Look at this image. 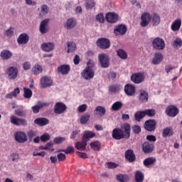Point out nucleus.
I'll list each match as a JSON object with an SVG mask.
<instances>
[{
	"mask_svg": "<svg viewBox=\"0 0 182 182\" xmlns=\"http://www.w3.org/2000/svg\"><path fill=\"white\" fill-rule=\"evenodd\" d=\"M152 46L156 50H163L166 48V43L163 38L157 37L153 40Z\"/></svg>",
	"mask_w": 182,
	"mask_h": 182,
	"instance_id": "obj_4",
	"label": "nucleus"
},
{
	"mask_svg": "<svg viewBox=\"0 0 182 182\" xmlns=\"http://www.w3.org/2000/svg\"><path fill=\"white\" fill-rule=\"evenodd\" d=\"M107 168L113 169L119 167V165L116 163L108 162L107 163Z\"/></svg>",
	"mask_w": 182,
	"mask_h": 182,
	"instance_id": "obj_57",
	"label": "nucleus"
},
{
	"mask_svg": "<svg viewBox=\"0 0 182 182\" xmlns=\"http://www.w3.org/2000/svg\"><path fill=\"white\" fill-rule=\"evenodd\" d=\"M68 109V107L63 102H56L54 106V113L55 114H62V113H65Z\"/></svg>",
	"mask_w": 182,
	"mask_h": 182,
	"instance_id": "obj_10",
	"label": "nucleus"
},
{
	"mask_svg": "<svg viewBox=\"0 0 182 182\" xmlns=\"http://www.w3.org/2000/svg\"><path fill=\"white\" fill-rule=\"evenodd\" d=\"M23 96L25 97V99H31V97H32V90H31V89L29 88H26V87H23Z\"/></svg>",
	"mask_w": 182,
	"mask_h": 182,
	"instance_id": "obj_46",
	"label": "nucleus"
},
{
	"mask_svg": "<svg viewBox=\"0 0 182 182\" xmlns=\"http://www.w3.org/2000/svg\"><path fill=\"white\" fill-rule=\"evenodd\" d=\"M57 160L58 161H65L66 160V155L63 153H60L57 155Z\"/></svg>",
	"mask_w": 182,
	"mask_h": 182,
	"instance_id": "obj_55",
	"label": "nucleus"
},
{
	"mask_svg": "<svg viewBox=\"0 0 182 182\" xmlns=\"http://www.w3.org/2000/svg\"><path fill=\"white\" fill-rule=\"evenodd\" d=\"M125 159L129 163H134L136 161V154H134V151L132 149H128L125 151Z\"/></svg>",
	"mask_w": 182,
	"mask_h": 182,
	"instance_id": "obj_21",
	"label": "nucleus"
},
{
	"mask_svg": "<svg viewBox=\"0 0 182 182\" xmlns=\"http://www.w3.org/2000/svg\"><path fill=\"white\" fill-rule=\"evenodd\" d=\"M77 22L75 18H68L64 25L65 29H73L76 26Z\"/></svg>",
	"mask_w": 182,
	"mask_h": 182,
	"instance_id": "obj_25",
	"label": "nucleus"
},
{
	"mask_svg": "<svg viewBox=\"0 0 182 182\" xmlns=\"http://www.w3.org/2000/svg\"><path fill=\"white\" fill-rule=\"evenodd\" d=\"M157 122L154 119H148L145 122L144 127L147 132H154Z\"/></svg>",
	"mask_w": 182,
	"mask_h": 182,
	"instance_id": "obj_11",
	"label": "nucleus"
},
{
	"mask_svg": "<svg viewBox=\"0 0 182 182\" xmlns=\"http://www.w3.org/2000/svg\"><path fill=\"white\" fill-rule=\"evenodd\" d=\"M27 134H28V136L29 137V139H33V137H36V132H35L33 130H31V131L28 132Z\"/></svg>",
	"mask_w": 182,
	"mask_h": 182,
	"instance_id": "obj_61",
	"label": "nucleus"
},
{
	"mask_svg": "<svg viewBox=\"0 0 182 182\" xmlns=\"http://www.w3.org/2000/svg\"><path fill=\"white\" fill-rule=\"evenodd\" d=\"M41 49L44 52H52L55 49V44L53 43H44L41 45Z\"/></svg>",
	"mask_w": 182,
	"mask_h": 182,
	"instance_id": "obj_24",
	"label": "nucleus"
},
{
	"mask_svg": "<svg viewBox=\"0 0 182 182\" xmlns=\"http://www.w3.org/2000/svg\"><path fill=\"white\" fill-rule=\"evenodd\" d=\"M12 161H18L19 160V154L16 153H13L10 155Z\"/></svg>",
	"mask_w": 182,
	"mask_h": 182,
	"instance_id": "obj_59",
	"label": "nucleus"
},
{
	"mask_svg": "<svg viewBox=\"0 0 182 182\" xmlns=\"http://www.w3.org/2000/svg\"><path fill=\"white\" fill-rule=\"evenodd\" d=\"M89 119H90V115L89 114H83L80 117V123H81V124H86V123L89 122Z\"/></svg>",
	"mask_w": 182,
	"mask_h": 182,
	"instance_id": "obj_47",
	"label": "nucleus"
},
{
	"mask_svg": "<svg viewBox=\"0 0 182 182\" xmlns=\"http://www.w3.org/2000/svg\"><path fill=\"white\" fill-rule=\"evenodd\" d=\"M127 32V27L124 24H119L114 29V33L117 36L124 35Z\"/></svg>",
	"mask_w": 182,
	"mask_h": 182,
	"instance_id": "obj_19",
	"label": "nucleus"
},
{
	"mask_svg": "<svg viewBox=\"0 0 182 182\" xmlns=\"http://www.w3.org/2000/svg\"><path fill=\"white\" fill-rule=\"evenodd\" d=\"M14 139L18 143H26L28 141L26 134L21 131L15 133Z\"/></svg>",
	"mask_w": 182,
	"mask_h": 182,
	"instance_id": "obj_9",
	"label": "nucleus"
},
{
	"mask_svg": "<svg viewBox=\"0 0 182 182\" xmlns=\"http://www.w3.org/2000/svg\"><path fill=\"white\" fill-rule=\"evenodd\" d=\"M58 72L61 75H68L70 72V66L69 65H61L58 67Z\"/></svg>",
	"mask_w": 182,
	"mask_h": 182,
	"instance_id": "obj_23",
	"label": "nucleus"
},
{
	"mask_svg": "<svg viewBox=\"0 0 182 182\" xmlns=\"http://www.w3.org/2000/svg\"><path fill=\"white\" fill-rule=\"evenodd\" d=\"M81 76L85 80H90V79H93L95 77V71L90 67H87L84 69L83 72L81 73Z\"/></svg>",
	"mask_w": 182,
	"mask_h": 182,
	"instance_id": "obj_6",
	"label": "nucleus"
},
{
	"mask_svg": "<svg viewBox=\"0 0 182 182\" xmlns=\"http://www.w3.org/2000/svg\"><path fill=\"white\" fill-rule=\"evenodd\" d=\"M166 114L169 117H176V114H178V109L174 105H170L166 109Z\"/></svg>",
	"mask_w": 182,
	"mask_h": 182,
	"instance_id": "obj_16",
	"label": "nucleus"
},
{
	"mask_svg": "<svg viewBox=\"0 0 182 182\" xmlns=\"http://www.w3.org/2000/svg\"><path fill=\"white\" fill-rule=\"evenodd\" d=\"M67 47H68V53H73L76 49H77V47L76 46V43L73 41H68L67 43Z\"/></svg>",
	"mask_w": 182,
	"mask_h": 182,
	"instance_id": "obj_32",
	"label": "nucleus"
},
{
	"mask_svg": "<svg viewBox=\"0 0 182 182\" xmlns=\"http://www.w3.org/2000/svg\"><path fill=\"white\" fill-rule=\"evenodd\" d=\"M96 19H97V21H98V22L103 23L105 22V16H103L102 14H100L97 15Z\"/></svg>",
	"mask_w": 182,
	"mask_h": 182,
	"instance_id": "obj_60",
	"label": "nucleus"
},
{
	"mask_svg": "<svg viewBox=\"0 0 182 182\" xmlns=\"http://www.w3.org/2000/svg\"><path fill=\"white\" fill-rule=\"evenodd\" d=\"M135 181L136 182H143L144 181V174L140 171H136L135 172Z\"/></svg>",
	"mask_w": 182,
	"mask_h": 182,
	"instance_id": "obj_38",
	"label": "nucleus"
},
{
	"mask_svg": "<svg viewBox=\"0 0 182 182\" xmlns=\"http://www.w3.org/2000/svg\"><path fill=\"white\" fill-rule=\"evenodd\" d=\"M124 130V132L123 130ZM122 129L120 128H115L112 131V137L115 140H122V139H129L130 137V124L128 123L124 124Z\"/></svg>",
	"mask_w": 182,
	"mask_h": 182,
	"instance_id": "obj_1",
	"label": "nucleus"
},
{
	"mask_svg": "<svg viewBox=\"0 0 182 182\" xmlns=\"http://www.w3.org/2000/svg\"><path fill=\"white\" fill-rule=\"evenodd\" d=\"M151 21H152L154 26H157L160 24V15L157 13H153L151 16Z\"/></svg>",
	"mask_w": 182,
	"mask_h": 182,
	"instance_id": "obj_31",
	"label": "nucleus"
},
{
	"mask_svg": "<svg viewBox=\"0 0 182 182\" xmlns=\"http://www.w3.org/2000/svg\"><path fill=\"white\" fill-rule=\"evenodd\" d=\"M95 112V114H99V116H105V114H106V109L102 106H97Z\"/></svg>",
	"mask_w": 182,
	"mask_h": 182,
	"instance_id": "obj_40",
	"label": "nucleus"
},
{
	"mask_svg": "<svg viewBox=\"0 0 182 182\" xmlns=\"http://www.w3.org/2000/svg\"><path fill=\"white\" fill-rule=\"evenodd\" d=\"M173 134H174V132H173V129L170 127H166L164 129L162 132V137H164L165 139L166 137H171Z\"/></svg>",
	"mask_w": 182,
	"mask_h": 182,
	"instance_id": "obj_36",
	"label": "nucleus"
},
{
	"mask_svg": "<svg viewBox=\"0 0 182 182\" xmlns=\"http://www.w3.org/2000/svg\"><path fill=\"white\" fill-rule=\"evenodd\" d=\"M76 154L80 157V159H87V154L86 153L77 151Z\"/></svg>",
	"mask_w": 182,
	"mask_h": 182,
	"instance_id": "obj_63",
	"label": "nucleus"
},
{
	"mask_svg": "<svg viewBox=\"0 0 182 182\" xmlns=\"http://www.w3.org/2000/svg\"><path fill=\"white\" fill-rule=\"evenodd\" d=\"M29 42V35L26 33H21L17 38L18 45H26Z\"/></svg>",
	"mask_w": 182,
	"mask_h": 182,
	"instance_id": "obj_20",
	"label": "nucleus"
},
{
	"mask_svg": "<svg viewBox=\"0 0 182 182\" xmlns=\"http://www.w3.org/2000/svg\"><path fill=\"white\" fill-rule=\"evenodd\" d=\"M19 93H21V90H19V87H16V89H14V91H12L10 93H8L6 95V99H12V97H16V96H18Z\"/></svg>",
	"mask_w": 182,
	"mask_h": 182,
	"instance_id": "obj_37",
	"label": "nucleus"
},
{
	"mask_svg": "<svg viewBox=\"0 0 182 182\" xmlns=\"http://www.w3.org/2000/svg\"><path fill=\"white\" fill-rule=\"evenodd\" d=\"M119 90H120V87L117 85L109 86V92H112V93H116L117 92H119Z\"/></svg>",
	"mask_w": 182,
	"mask_h": 182,
	"instance_id": "obj_52",
	"label": "nucleus"
},
{
	"mask_svg": "<svg viewBox=\"0 0 182 182\" xmlns=\"http://www.w3.org/2000/svg\"><path fill=\"white\" fill-rule=\"evenodd\" d=\"M23 68L24 70H29L31 69V63L26 62L23 64Z\"/></svg>",
	"mask_w": 182,
	"mask_h": 182,
	"instance_id": "obj_62",
	"label": "nucleus"
},
{
	"mask_svg": "<svg viewBox=\"0 0 182 182\" xmlns=\"http://www.w3.org/2000/svg\"><path fill=\"white\" fill-rule=\"evenodd\" d=\"M145 117L146 115L144 111H139L134 114V117L136 122H140V120H141V119H143Z\"/></svg>",
	"mask_w": 182,
	"mask_h": 182,
	"instance_id": "obj_42",
	"label": "nucleus"
},
{
	"mask_svg": "<svg viewBox=\"0 0 182 182\" xmlns=\"http://www.w3.org/2000/svg\"><path fill=\"white\" fill-rule=\"evenodd\" d=\"M93 137H96V133L92 131H85L82 139L87 142L89 140H90V139H93Z\"/></svg>",
	"mask_w": 182,
	"mask_h": 182,
	"instance_id": "obj_27",
	"label": "nucleus"
},
{
	"mask_svg": "<svg viewBox=\"0 0 182 182\" xmlns=\"http://www.w3.org/2000/svg\"><path fill=\"white\" fill-rule=\"evenodd\" d=\"M117 54L121 59H127V53L123 49H119Z\"/></svg>",
	"mask_w": 182,
	"mask_h": 182,
	"instance_id": "obj_45",
	"label": "nucleus"
},
{
	"mask_svg": "<svg viewBox=\"0 0 182 182\" xmlns=\"http://www.w3.org/2000/svg\"><path fill=\"white\" fill-rule=\"evenodd\" d=\"M105 18L109 23H116L119 21V16L116 13H108L106 14Z\"/></svg>",
	"mask_w": 182,
	"mask_h": 182,
	"instance_id": "obj_22",
	"label": "nucleus"
},
{
	"mask_svg": "<svg viewBox=\"0 0 182 182\" xmlns=\"http://www.w3.org/2000/svg\"><path fill=\"white\" fill-rule=\"evenodd\" d=\"M6 36H9V37L12 36V35H14V28H10L7 29L6 31Z\"/></svg>",
	"mask_w": 182,
	"mask_h": 182,
	"instance_id": "obj_64",
	"label": "nucleus"
},
{
	"mask_svg": "<svg viewBox=\"0 0 182 182\" xmlns=\"http://www.w3.org/2000/svg\"><path fill=\"white\" fill-rule=\"evenodd\" d=\"M163 60V54L161 53H156L154 54V56L152 59L153 65H160Z\"/></svg>",
	"mask_w": 182,
	"mask_h": 182,
	"instance_id": "obj_28",
	"label": "nucleus"
},
{
	"mask_svg": "<svg viewBox=\"0 0 182 182\" xmlns=\"http://www.w3.org/2000/svg\"><path fill=\"white\" fill-rule=\"evenodd\" d=\"M181 26V20L178 19V20H176L171 24V29L172 31H179Z\"/></svg>",
	"mask_w": 182,
	"mask_h": 182,
	"instance_id": "obj_39",
	"label": "nucleus"
},
{
	"mask_svg": "<svg viewBox=\"0 0 182 182\" xmlns=\"http://www.w3.org/2000/svg\"><path fill=\"white\" fill-rule=\"evenodd\" d=\"M122 107H123V103H122V102H120V101H117V102H114L112 106V109L114 112H117V111L120 110L122 109Z\"/></svg>",
	"mask_w": 182,
	"mask_h": 182,
	"instance_id": "obj_41",
	"label": "nucleus"
},
{
	"mask_svg": "<svg viewBox=\"0 0 182 182\" xmlns=\"http://www.w3.org/2000/svg\"><path fill=\"white\" fill-rule=\"evenodd\" d=\"M48 23L49 18H46L41 22L39 31L42 35H45V33H48V32H49V28H48Z\"/></svg>",
	"mask_w": 182,
	"mask_h": 182,
	"instance_id": "obj_15",
	"label": "nucleus"
},
{
	"mask_svg": "<svg viewBox=\"0 0 182 182\" xmlns=\"http://www.w3.org/2000/svg\"><path fill=\"white\" fill-rule=\"evenodd\" d=\"M90 147L94 151H100V149H102V143L99 141H95L90 144Z\"/></svg>",
	"mask_w": 182,
	"mask_h": 182,
	"instance_id": "obj_29",
	"label": "nucleus"
},
{
	"mask_svg": "<svg viewBox=\"0 0 182 182\" xmlns=\"http://www.w3.org/2000/svg\"><path fill=\"white\" fill-rule=\"evenodd\" d=\"M117 180L120 182H127L129 176L127 175L119 174L117 175Z\"/></svg>",
	"mask_w": 182,
	"mask_h": 182,
	"instance_id": "obj_49",
	"label": "nucleus"
},
{
	"mask_svg": "<svg viewBox=\"0 0 182 182\" xmlns=\"http://www.w3.org/2000/svg\"><path fill=\"white\" fill-rule=\"evenodd\" d=\"M14 114H16V116H18V117H26V111L23 110L22 109H15Z\"/></svg>",
	"mask_w": 182,
	"mask_h": 182,
	"instance_id": "obj_43",
	"label": "nucleus"
},
{
	"mask_svg": "<svg viewBox=\"0 0 182 182\" xmlns=\"http://www.w3.org/2000/svg\"><path fill=\"white\" fill-rule=\"evenodd\" d=\"M0 56L3 60H8L12 57V53L9 50H4L1 52Z\"/></svg>",
	"mask_w": 182,
	"mask_h": 182,
	"instance_id": "obj_34",
	"label": "nucleus"
},
{
	"mask_svg": "<svg viewBox=\"0 0 182 182\" xmlns=\"http://www.w3.org/2000/svg\"><path fill=\"white\" fill-rule=\"evenodd\" d=\"M138 100L141 103H147L149 102V93L144 90H139L138 91Z\"/></svg>",
	"mask_w": 182,
	"mask_h": 182,
	"instance_id": "obj_14",
	"label": "nucleus"
},
{
	"mask_svg": "<svg viewBox=\"0 0 182 182\" xmlns=\"http://www.w3.org/2000/svg\"><path fill=\"white\" fill-rule=\"evenodd\" d=\"M66 140L65 137L63 136H58L55 137L53 140L54 144H60L61 143H63Z\"/></svg>",
	"mask_w": 182,
	"mask_h": 182,
	"instance_id": "obj_51",
	"label": "nucleus"
},
{
	"mask_svg": "<svg viewBox=\"0 0 182 182\" xmlns=\"http://www.w3.org/2000/svg\"><path fill=\"white\" fill-rule=\"evenodd\" d=\"M124 92L127 96H134L136 95V87L131 84H126L124 86Z\"/></svg>",
	"mask_w": 182,
	"mask_h": 182,
	"instance_id": "obj_17",
	"label": "nucleus"
},
{
	"mask_svg": "<svg viewBox=\"0 0 182 182\" xmlns=\"http://www.w3.org/2000/svg\"><path fill=\"white\" fill-rule=\"evenodd\" d=\"M87 109V105L86 104L80 105L77 108L79 113H85V112H86Z\"/></svg>",
	"mask_w": 182,
	"mask_h": 182,
	"instance_id": "obj_53",
	"label": "nucleus"
},
{
	"mask_svg": "<svg viewBox=\"0 0 182 182\" xmlns=\"http://www.w3.org/2000/svg\"><path fill=\"white\" fill-rule=\"evenodd\" d=\"M154 150V144H151L149 141H146L142 144V151L145 154H149Z\"/></svg>",
	"mask_w": 182,
	"mask_h": 182,
	"instance_id": "obj_18",
	"label": "nucleus"
},
{
	"mask_svg": "<svg viewBox=\"0 0 182 182\" xmlns=\"http://www.w3.org/2000/svg\"><path fill=\"white\" fill-rule=\"evenodd\" d=\"M150 22H151V15L150 13H143L141 16V26H142V28H146V26H149V23H150Z\"/></svg>",
	"mask_w": 182,
	"mask_h": 182,
	"instance_id": "obj_5",
	"label": "nucleus"
},
{
	"mask_svg": "<svg viewBox=\"0 0 182 182\" xmlns=\"http://www.w3.org/2000/svg\"><path fill=\"white\" fill-rule=\"evenodd\" d=\"M59 151H63L65 154H71V153H75V148L73 146H68L66 149H60Z\"/></svg>",
	"mask_w": 182,
	"mask_h": 182,
	"instance_id": "obj_48",
	"label": "nucleus"
},
{
	"mask_svg": "<svg viewBox=\"0 0 182 182\" xmlns=\"http://www.w3.org/2000/svg\"><path fill=\"white\" fill-rule=\"evenodd\" d=\"M157 161V159L154 157H149L144 160L143 164L145 167H150V166H153L154 163Z\"/></svg>",
	"mask_w": 182,
	"mask_h": 182,
	"instance_id": "obj_30",
	"label": "nucleus"
},
{
	"mask_svg": "<svg viewBox=\"0 0 182 182\" xmlns=\"http://www.w3.org/2000/svg\"><path fill=\"white\" fill-rule=\"evenodd\" d=\"M34 124H38V126H41V127H43V126L49 124V119L45 117H39L34 120Z\"/></svg>",
	"mask_w": 182,
	"mask_h": 182,
	"instance_id": "obj_26",
	"label": "nucleus"
},
{
	"mask_svg": "<svg viewBox=\"0 0 182 182\" xmlns=\"http://www.w3.org/2000/svg\"><path fill=\"white\" fill-rule=\"evenodd\" d=\"M182 46V41L180 38H176L174 41H173V46H175L176 48H181Z\"/></svg>",
	"mask_w": 182,
	"mask_h": 182,
	"instance_id": "obj_56",
	"label": "nucleus"
},
{
	"mask_svg": "<svg viewBox=\"0 0 182 182\" xmlns=\"http://www.w3.org/2000/svg\"><path fill=\"white\" fill-rule=\"evenodd\" d=\"M86 146H87V142L84 139H82V141H77L75 144V149H77V150L83 151V150H86Z\"/></svg>",
	"mask_w": 182,
	"mask_h": 182,
	"instance_id": "obj_33",
	"label": "nucleus"
},
{
	"mask_svg": "<svg viewBox=\"0 0 182 182\" xmlns=\"http://www.w3.org/2000/svg\"><path fill=\"white\" fill-rule=\"evenodd\" d=\"M144 112L145 113V116H149V117L156 116V110L154 109H145Z\"/></svg>",
	"mask_w": 182,
	"mask_h": 182,
	"instance_id": "obj_50",
	"label": "nucleus"
},
{
	"mask_svg": "<svg viewBox=\"0 0 182 182\" xmlns=\"http://www.w3.org/2000/svg\"><path fill=\"white\" fill-rule=\"evenodd\" d=\"M43 70V69L42 68V65L35 64V65L32 68L31 72L36 76H38V75H41V73H42Z\"/></svg>",
	"mask_w": 182,
	"mask_h": 182,
	"instance_id": "obj_35",
	"label": "nucleus"
},
{
	"mask_svg": "<svg viewBox=\"0 0 182 182\" xmlns=\"http://www.w3.org/2000/svg\"><path fill=\"white\" fill-rule=\"evenodd\" d=\"M98 62L100 66L103 69H106L110 66V60H109V56L105 53H100L98 55Z\"/></svg>",
	"mask_w": 182,
	"mask_h": 182,
	"instance_id": "obj_2",
	"label": "nucleus"
},
{
	"mask_svg": "<svg viewBox=\"0 0 182 182\" xmlns=\"http://www.w3.org/2000/svg\"><path fill=\"white\" fill-rule=\"evenodd\" d=\"M41 141H48L50 140V135L49 134L46 133L41 136Z\"/></svg>",
	"mask_w": 182,
	"mask_h": 182,
	"instance_id": "obj_54",
	"label": "nucleus"
},
{
	"mask_svg": "<svg viewBox=\"0 0 182 182\" xmlns=\"http://www.w3.org/2000/svg\"><path fill=\"white\" fill-rule=\"evenodd\" d=\"M40 82L41 87H43V89H46V87H50V86H52L53 81L50 77L43 76L41 77Z\"/></svg>",
	"mask_w": 182,
	"mask_h": 182,
	"instance_id": "obj_12",
	"label": "nucleus"
},
{
	"mask_svg": "<svg viewBox=\"0 0 182 182\" xmlns=\"http://www.w3.org/2000/svg\"><path fill=\"white\" fill-rule=\"evenodd\" d=\"M96 44L100 49H109L110 48V41L107 38H99L97 41Z\"/></svg>",
	"mask_w": 182,
	"mask_h": 182,
	"instance_id": "obj_8",
	"label": "nucleus"
},
{
	"mask_svg": "<svg viewBox=\"0 0 182 182\" xmlns=\"http://www.w3.org/2000/svg\"><path fill=\"white\" fill-rule=\"evenodd\" d=\"M131 80L135 85H140L144 82V75L141 73H134L131 75Z\"/></svg>",
	"mask_w": 182,
	"mask_h": 182,
	"instance_id": "obj_7",
	"label": "nucleus"
},
{
	"mask_svg": "<svg viewBox=\"0 0 182 182\" xmlns=\"http://www.w3.org/2000/svg\"><path fill=\"white\" fill-rule=\"evenodd\" d=\"M95 5L96 2H95V0H87L85 2L86 9H93Z\"/></svg>",
	"mask_w": 182,
	"mask_h": 182,
	"instance_id": "obj_44",
	"label": "nucleus"
},
{
	"mask_svg": "<svg viewBox=\"0 0 182 182\" xmlns=\"http://www.w3.org/2000/svg\"><path fill=\"white\" fill-rule=\"evenodd\" d=\"M132 130H133V132H134L135 134H139V133H140V132H141V128L140 127V126L134 125V126L132 127Z\"/></svg>",
	"mask_w": 182,
	"mask_h": 182,
	"instance_id": "obj_58",
	"label": "nucleus"
},
{
	"mask_svg": "<svg viewBox=\"0 0 182 182\" xmlns=\"http://www.w3.org/2000/svg\"><path fill=\"white\" fill-rule=\"evenodd\" d=\"M10 122L14 126H27L28 121L23 118H19L15 115L10 117Z\"/></svg>",
	"mask_w": 182,
	"mask_h": 182,
	"instance_id": "obj_3",
	"label": "nucleus"
},
{
	"mask_svg": "<svg viewBox=\"0 0 182 182\" xmlns=\"http://www.w3.org/2000/svg\"><path fill=\"white\" fill-rule=\"evenodd\" d=\"M6 73L8 75L9 79L14 80L18 76V68L12 66L9 67L7 68Z\"/></svg>",
	"mask_w": 182,
	"mask_h": 182,
	"instance_id": "obj_13",
	"label": "nucleus"
}]
</instances>
